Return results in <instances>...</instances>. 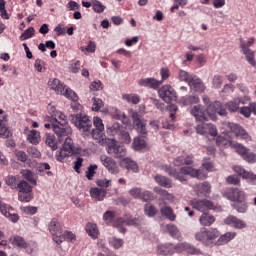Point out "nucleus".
<instances>
[{
    "label": "nucleus",
    "mask_w": 256,
    "mask_h": 256,
    "mask_svg": "<svg viewBox=\"0 0 256 256\" xmlns=\"http://www.w3.org/2000/svg\"><path fill=\"white\" fill-rule=\"evenodd\" d=\"M195 191L198 195V197H201V195H204L205 197L211 193V184L208 182H203L200 184H197L195 187Z\"/></svg>",
    "instance_id": "26"
},
{
    "label": "nucleus",
    "mask_w": 256,
    "mask_h": 256,
    "mask_svg": "<svg viewBox=\"0 0 256 256\" xmlns=\"http://www.w3.org/2000/svg\"><path fill=\"white\" fill-rule=\"evenodd\" d=\"M27 153L30 157H33V159H39L41 157V152L34 146L28 147Z\"/></svg>",
    "instance_id": "60"
},
{
    "label": "nucleus",
    "mask_w": 256,
    "mask_h": 256,
    "mask_svg": "<svg viewBox=\"0 0 256 256\" xmlns=\"http://www.w3.org/2000/svg\"><path fill=\"white\" fill-rule=\"evenodd\" d=\"M113 219H115V212L106 211L103 215V220L107 223H113Z\"/></svg>",
    "instance_id": "64"
},
{
    "label": "nucleus",
    "mask_w": 256,
    "mask_h": 256,
    "mask_svg": "<svg viewBox=\"0 0 256 256\" xmlns=\"http://www.w3.org/2000/svg\"><path fill=\"white\" fill-rule=\"evenodd\" d=\"M15 155L17 157V160L21 161V163H27V159H29V156H27V153L21 150L16 151Z\"/></svg>",
    "instance_id": "62"
},
{
    "label": "nucleus",
    "mask_w": 256,
    "mask_h": 256,
    "mask_svg": "<svg viewBox=\"0 0 256 256\" xmlns=\"http://www.w3.org/2000/svg\"><path fill=\"white\" fill-rule=\"evenodd\" d=\"M228 129H230V131L234 133L236 137H243L244 139H247V137H249V134H247V131H245L243 127L239 126V124L229 122Z\"/></svg>",
    "instance_id": "18"
},
{
    "label": "nucleus",
    "mask_w": 256,
    "mask_h": 256,
    "mask_svg": "<svg viewBox=\"0 0 256 256\" xmlns=\"http://www.w3.org/2000/svg\"><path fill=\"white\" fill-rule=\"evenodd\" d=\"M86 232L88 233L89 237H92V239H97L99 236V229L95 223L88 222L86 224Z\"/></svg>",
    "instance_id": "40"
},
{
    "label": "nucleus",
    "mask_w": 256,
    "mask_h": 256,
    "mask_svg": "<svg viewBox=\"0 0 256 256\" xmlns=\"http://www.w3.org/2000/svg\"><path fill=\"white\" fill-rule=\"evenodd\" d=\"M27 141L32 145H39L41 143V133L37 130H31L27 135Z\"/></svg>",
    "instance_id": "35"
},
{
    "label": "nucleus",
    "mask_w": 256,
    "mask_h": 256,
    "mask_svg": "<svg viewBox=\"0 0 256 256\" xmlns=\"http://www.w3.org/2000/svg\"><path fill=\"white\" fill-rule=\"evenodd\" d=\"M60 95H64V97H66L67 99H71L72 101H77V99H79L75 91L70 88L65 89V86L63 88V92H60Z\"/></svg>",
    "instance_id": "46"
},
{
    "label": "nucleus",
    "mask_w": 256,
    "mask_h": 256,
    "mask_svg": "<svg viewBox=\"0 0 256 256\" xmlns=\"http://www.w3.org/2000/svg\"><path fill=\"white\" fill-rule=\"evenodd\" d=\"M242 159H244V161H246L247 163H256V154L253 152H249L248 150L246 155H244Z\"/></svg>",
    "instance_id": "63"
},
{
    "label": "nucleus",
    "mask_w": 256,
    "mask_h": 256,
    "mask_svg": "<svg viewBox=\"0 0 256 256\" xmlns=\"http://www.w3.org/2000/svg\"><path fill=\"white\" fill-rule=\"evenodd\" d=\"M110 247H113L114 249H121L123 247V239L117 238V237H111L108 239Z\"/></svg>",
    "instance_id": "49"
},
{
    "label": "nucleus",
    "mask_w": 256,
    "mask_h": 256,
    "mask_svg": "<svg viewBox=\"0 0 256 256\" xmlns=\"http://www.w3.org/2000/svg\"><path fill=\"white\" fill-rule=\"evenodd\" d=\"M16 189L19 192L18 201L29 203L33 199V187H31L27 181L20 180Z\"/></svg>",
    "instance_id": "6"
},
{
    "label": "nucleus",
    "mask_w": 256,
    "mask_h": 256,
    "mask_svg": "<svg viewBox=\"0 0 256 256\" xmlns=\"http://www.w3.org/2000/svg\"><path fill=\"white\" fill-rule=\"evenodd\" d=\"M232 149H235L236 153L241 155L242 159L247 155V152L249 151V149L239 143L232 144Z\"/></svg>",
    "instance_id": "48"
},
{
    "label": "nucleus",
    "mask_w": 256,
    "mask_h": 256,
    "mask_svg": "<svg viewBox=\"0 0 256 256\" xmlns=\"http://www.w3.org/2000/svg\"><path fill=\"white\" fill-rule=\"evenodd\" d=\"M20 182L21 181L17 176L10 175L5 178V183L6 185H8V187H10V189H17V187H19Z\"/></svg>",
    "instance_id": "42"
},
{
    "label": "nucleus",
    "mask_w": 256,
    "mask_h": 256,
    "mask_svg": "<svg viewBox=\"0 0 256 256\" xmlns=\"http://www.w3.org/2000/svg\"><path fill=\"white\" fill-rule=\"evenodd\" d=\"M133 127L143 137H147V120L137 112L132 113Z\"/></svg>",
    "instance_id": "9"
},
{
    "label": "nucleus",
    "mask_w": 256,
    "mask_h": 256,
    "mask_svg": "<svg viewBox=\"0 0 256 256\" xmlns=\"http://www.w3.org/2000/svg\"><path fill=\"white\" fill-rule=\"evenodd\" d=\"M164 171L165 173H168L170 177H174V179H177V181H180L181 183L187 181L185 175H189L195 179H207V173H205L203 169H195L189 166L181 167L179 171L171 166H164Z\"/></svg>",
    "instance_id": "3"
},
{
    "label": "nucleus",
    "mask_w": 256,
    "mask_h": 256,
    "mask_svg": "<svg viewBox=\"0 0 256 256\" xmlns=\"http://www.w3.org/2000/svg\"><path fill=\"white\" fill-rule=\"evenodd\" d=\"M105 107V102L101 98L93 97L92 98V111H101Z\"/></svg>",
    "instance_id": "45"
},
{
    "label": "nucleus",
    "mask_w": 256,
    "mask_h": 256,
    "mask_svg": "<svg viewBox=\"0 0 256 256\" xmlns=\"http://www.w3.org/2000/svg\"><path fill=\"white\" fill-rule=\"evenodd\" d=\"M183 105H197L199 103V96H186L182 99Z\"/></svg>",
    "instance_id": "51"
},
{
    "label": "nucleus",
    "mask_w": 256,
    "mask_h": 256,
    "mask_svg": "<svg viewBox=\"0 0 256 256\" xmlns=\"http://www.w3.org/2000/svg\"><path fill=\"white\" fill-rule=\"evenodd\" d=\"M96 169H98V166L96 164L90 165L86 171V178L88 181H93V178L95 177Z\"/></svg>",
    "instance_id": "53"
},
{
    "label": "nucleus",
    "mask_w": 256,
    "mask_h": 256,
    "mask_svg": "<svg viewBox=\"0 0 256 256\" xmlns=\"http://www.w3.org/2000/svg\"><path fill=\"white\" fill-rule=\"evenodd\" d=\"M199 222L203 227H211L215 223V216L203 213L199 218Z\"/></svg>",
    "instance_id": "33"
},
{
    "label": "nucleus",
    "mask_w": 256,
    "mask_h": 256,
    "mask_svg": "<svg viewBox=\"0 0 256 256\" xmlns=\"http://www.w3.org/2000/svg\"><path fill=\"white\" fill-rule=\"evenodd\" d=\"M48 231H50L51 235H61L63 233V227L57 218H53L50 221Z\"/></svg>",
    "instance_id": "20"
},
{
    "label": "nucleus",
    "mask_w": 256,
    "mask_h": 256,
    "mask_svg": "<svg viewBox=\"0 0 256 256\" xmlns=\"http://www.w3.org/2000/svg\"><path fill=\"white\" fill-rule=\"evenodd\" d=\"M216 145L220 148L223 147H233L234 143L231 141L229 136H217L216 137Z\"/></svg>",
    "instance_id": "36"
},
{
    "label": "nucleus",
    "mask_w": 256,
    "mask_h": 256,
    "mask_svg": "<svg viewBox=\"0 0 256 256\" xmlns=\"http://www.w3.org/2000/svg\"><path fill=\"white\" fill-rule=\"evenodd\" d=\"M222 85H223V76L214 75L212 78V87H214V89H221Z\"/></svg>",
    "instance_id": "54"
},
{
    "label": "nucleus",
    "mask_w": 256,
    "mask_h": 256,
    "mask_svg": "<svg viewBox=\"0 0 256 256\" xmlns=\"http://www.w3.org/2000/svg\"><path fill=\"white\" fill-rule=\"evenodd\" d=\"M244 55L246 56V59L248 63L252 67H256V61H255V53L245 45V42H242L240 45Z\"/></svg>",
    "instance_id": "19"
},
{
    "label": "nucleus",
    "mask_w": 256,
    "mask_h": 256,
    "mask_svg": "<svg viewBox=\"0 0 256 256\" xmlns=\"http://www.w3.org/2000/svg\"><path fill=\"white\" fill-rule=\"evenodd\" d=\"M191 115L195 117L196 121H200V123L209 121V112L202 105H195L191 109Z\"/></svg>",
    "instance_id": "14"
},
{
    "label": "nucleus",
    "mask_w": 256,
    "mask_h": 256,
    "mask_svg": "<svg viewBox=\"0 0 256 256\" xmlns=\"http://www.w3.org/2000/svg\"><path fill=\"white\" fill-rule=\"evenodd\" d=\"M206 109L208 111V117L212 121H215V119H217V117L215 116L216 113L221 117H226L227 115V109L220 101L210 103Z\"/></svg>",
    "instance_id": "7"
},
{
    "label": "nucleus",
    "mask_w": 256,
    "mask_h": 256,
    "mask_svg": "<svg viewBox=\"0 0 256 256\" xmlns=\"http://www.w3.org/2000/svg\"><path fill=\"white\" fill-rule=\"evenodd\" d=\"M189 85L191 87H193L194 91H197L198 93H203L206 89L205 84H203V80H201L200 78H197L195 76Z\"/></svg>",
    "instance_id": "37"
},
{
    "label": "nucleus",
    "mask_w": 256,
    "mask_h": 256,
    "mask_svg": "<svg viewBox=\"0 0 256 256\" xmlns=\"http://www.w3.org/2000/svg\"><path fill=\"white\" fill-rule=\"evenodd\" d=\"M233 171H235L237 175H239L242 179H250L251 181H256V174L248 172L241 166H234Z\"/></svg>",
    "instance_id": "21"
},
{
    "label": "nucleus",
    "mask_w": 256,
    "mask_h": 256,
    "mask_svg": "<svg viewBox=\"0 0 256 256\" xmlns=\"http://www.w3.org/2000/svg\"><path fill=\"white\" fill-rule=\"evenodd\" d=\"M122 99L127 101V103H132V105H138L141 101V98L137 94H124Z\"/></svg>",
    "instance_id": "43"
},
{
    "label": "nucleus",
    "mask_w": 256,
    "mask_h": 256,
    "mask_svg": "<svg viewBox=\"0 0 256 256\" xmlns=\"http://www.w3.org/2000/svg\"><path fill=\"white\" fill-rule=\"evenodd\" d=\"M142 192H143V190L141 188L134 187L129 190V195H131V197H133V199H141Z\"/></svg>",
    "instance_id": "61"
},
{
    "label": "nucleus",
    "mask_w": 256,
    "mask_h": 256,
    "mask_svg": "<svg viewBox=\"0 0 256 256\" xmlns=\"http://www.w3.org/2000/svg\"><path fill=\"white\" fill-rule=\"evenodd\" d=\"M33 35H35V28L29 27L21 34L20 41H27V39H31Z\"/></svg>",
    "instance_id": "52"
},
{
    "label": "nucleus",
    "mask_w": 256,
    "mask_h": 256,
    "mask_svg": "<svg viewBox=\"0 0 256 256\" xmlns=\"http://www.w3.org/2000/svg\"><path fill=\"white\" fill-rule=\"evenodd\" d=\"M44 121V127L52 129L60 143L64 141L62 148L56 154L57 161L63 163L66 157H71L75 153V146L73 145V139H71L73 130L67 123V116L61 111H54L51 116H46Z\"/></svg>",
    "instance_id": "1"
},
{
    "label": "nucleus",
    "mask_w": 256,
    "mask_h": 256,
    "mask_svg": "<svg viewBox=\"0 0 256 256\" xmlns=\"http://www.w3.org/2000/svg\"><path fill=\"white\" fill-rule=\"evenodd\" d=\"M154 179L161 187H165L166 189H171V187H173V182L165 176L158 174L154 177Z\"/></svg>",
    "instance_id": "34"
},
{
    "label": "nucleus",
    "mask_w": 256,
    "mask_h": 256,
    "mask_svg": "<svg viewBox=\"0 0 256 256\" xmlns=\"http://www.w3.org/2000/svg\"><path fill=\"white\" fill-rule=\"evenodd\" d=\"M11 135L9 127H7V115L0 117V137L2 139H7Z\"/></svg>",
    "instance_id": "25"
},
{
    "label": "nucleus",
    "mask_w": 256,
    "mask_h": 256,
    "mask_svg": "<svg viewBox=\"0 0 256 256\" xmlns=\"http://www.w3.org/2000/svg\"><path fill=\"white\" fill-rule=\"evenodd\" d=\"M118 138L120 141L124 142L126 145H129L131 143V135H129V132L126 130H122L120 134L118 135Z\"/></svg>",
    "instance_id": "56"
},
{
    "label": "nucleus",
    "mask_w": 256,
    "mask_h": 256,
    "mask_svg": "<svg viewBox=\"0 0 256 256\" xmlns=\"http://www.w3.org/2000/svg\"><path fill=\"white\" fill-rule=\"evenodd\" d=\"M190 205L193 207V209H196L201 213H205V211H211V210L215 211V204H213L212 201L207 199L199 200L197 198H194L190 201Z\"/></svg>",
    "instance_id": "10"
},
{
    "label": "nucleus",
    "mask_w": 256,
    "mask_h": 256,
    "mask_svg": "<svg viewBox=\"0 0 256 256\" xmlns=\"http://www.w3.org/2000/svg\"><path fill=\"white\" fill-rule=\"evenodd\" d=\"M71 123L75 125L79 129V131H90L91 127H93V122L91 119H89V116L87 114H75L70 116Z\"/></svg>",
    "instance_id": "5"
},
{
    "label": "nucleus",
    "mask_w": 256,
    "mask_h": 256,
    "mask_svg": "<svg viewBox=\"0 0 256 256\" xmlns=\"http://www.w3.org/2000/svg\"><path fill=\"white\" fill-rule=\"evenodd\" d=\"M160 213L162 217H166L169 221H175V219H177V215H175L173 208L166 204L160 208Z\"/></svg>",
    "instance_id": "27"
},
{
    "label": "nucleus",
    "mask_w": 256,
    "mask_h": 256,
    "mask_svg": "<svg viewBox=\"0 0 256 256\" xmlns=\"http://www.w3.org/2000/svg\"><path fill=\"white\" fill-rule=\"evenodd\" d=\"M90 196L95 201H103L107 197V190L103 188L94 187L90 189Z\"/></svg>",
    "instance_id": "22"
},
{
    "label": "nucleus",
    "mask_w": 256,
    "mask_h": 256,
    "mask_svg": "<svg viewBox=\"0 0 256 256\" xmlns=\"http://www.w3.org/2000/svg\"><path fill=\"white\" fill-rule=\"evenodd\" d=\"M239 105H245V102L241 98H236L232 101H229L226 104V107L230 113H237L241 108H239Z\"/></svg>",
    "instance_id": "30"
},
{
    "label": "nucleus",
    "mask_w": 256,
    "mask_h": 256,
    "mask_svg": "<svg viewBox=\"0 0 256 256\" xmlns=\"http://www.w3.org/2000/svg\"><path fill=\"white\" fill-rule=\"evenodd\" d=\"M12 245L19 247L20 249H27L28 245L25 239L21 236H14L12 239Z\"/></svg>",
    "instance_id": "44"
},
{
    "label": "nucleus",
    "mask_w": 256,
    "mask_h": 256,
    "mask_svg": "<svg viewBox=\"0 0 256 256\" xmlns=\"http://www.w3.org/2000/svg\"><path fill=\"white\" fill-rule=\"evenodd\" d=\"M132 147L134 151H141V149H145V147H147V143L145 142V139H143L141 136H138L134 138Z\"/></svg>",
    "instance_id": "41"
},
{
    "label": "nucleus",
    "mask_w": 256,
    "mask_h": 256,
    "mask_svg": "<svg viewBox=\"0 0 256 256\" xmlns=\"http://www.w3.org/2000/svg\"><path fill=\"white\" fill-rule=\"evenodd\" d=\"M44 141L47 147H50L52 151H57V139L54 134L46 133L44 137Z\"/></svg>",
    "instance_id": "39"
},
{
    "label": "nucleus",
    "mask_w": 256,
    "mask_h": 256,
    "mask_svg": "<svg viewBox=\"0 0 256 256\" xmlns=\"http://www.w3.org/2000/svg\"><path fill=\"white\" fill-rule=\"evenodd\" d=\"M62 236L64 237V241H68V243H75L77 241V236L71 231L62 232Z\"/></svg>",
    "instance_id": "57"
},
{
    "label": "nucleus",
    "mask_w": 256,
    "mask_h": 256,
    "mask_svg": "<svg viewBox=\"0 0 256 256\" xmlns=\"http://www.w3.org/2000/svg\"><path fill=\"white\" fill-rule=\"evenodd\" d=\"M123 225L137 227V226H139V218H133V217H129L127 219L118 218L115 222V226L123 227Z\"/></svg>",
    "instance_id": "23"
},
{
    "label": "nucleus",
    "mask_w": 256,
    "mask_h": 256,
    "mask_svg": "<svg viewBox=\"0 0 256 256\" xmlns=\"http://www.w3.org/2000/svg\"><path fill=\"white\" fill-rule=\"evenodd\" d=\"M163 84V81H159L155 78H143L140 79L139 85L140 87H148L149 89L157 90L161 85Z\"/></svg>",
    "instance_id": "16"
},
{
    "label": "nucleus",
    "mask_w": 256,
    "mask_h": 256,
    "mask_svg": "<svg viewBox=\"0 0 256 256\" xmlns=\"http://www.w3.org/2000/svg\"><path fill=\"white\" fill-rule=\"evenodd\" d=\"M144 213L147 215V217H155L157 215L158 210L153 204H146L144 206Z\"/></svg>",
    "instance_id": "50"
},
{
    "label": "nucleus",
    "mask_w": 256,
    "mask_h": 256,
    "mask_svg": "<svg viewBox=\"0 0 256 256\" xmlns=\"http://www.w3.org/2000/svg\"><path fill=\"white\" fill-rule=\"evenodd\" d=\"M179 244L173 245L172 243L161 244L157 247V255L169 256L179 253Z\"/></svg>",
    "instance_id": "13"
},
{
    "label": "nucleus",
    "mask_w": 256,
    "mask_h": 256,
    "mask_svg": "<svg viewBox=\"0 0 256 256\" xmlns=\"http://www.w3.org/2000/svg\"><path fill=\"white\" fill-rule=\"evenodd\" d=\"M224 197L229 199V201H233L231 207L236 209L238 213H247L249 206L246 202L247 196L245 195V192L239 188H229L224 192Z\"/></svg>",
    "instance_id": "4"
},
{
    "label": "nucleus",
    "mask_w": 256,
    "mask_h": 256,
    "mask_svg": "<svg viewBox=\"0 0 256 256\" xmlns=\"http://www.w3.org/2000/svg\"><path fill=\"white\" fill-rule=\"evenodd\" d=\"M92 7L95 13H103L105 11V6L99 0H92Z\"/></svg>",
    "instance_id": "59"
},
{
    "label": "nucleus",
    "mask_w": 256,
    "mask_h": 256,
    "mask_svg": "<svg viewBox=\"0 0 256 256\" xmlns=\"http://www.w3.org/2000/svg\"><path fill=\"white\" fill-rule=\"evenodd\" d=\"M160 99L164 100L165 103H172L177 101V92L171 85H164L158 90Z\"/></svg>",
    "instance_id": "8"
},
{
    "label": "nucleus",
    "mask_w": 256,
    "mask_h": 256,
    "mask_svg": "<svg viewBox=\"0 0 256 256\" xmlns=\"http://www.w3.org/2000/svg\"><path fill=\"white\" fill-rule=\"evenodd\" d=\"M195 78V76L189 74L187 71L185 70H180L179 71V79L181 81H184L185 83H188V85L191 84V82L193 81V79Z\"/></svg>",
    "instance_id": "47"
},
{
    "label": "nucleus",
    "mask_w": 256,
    "mask_h": 256,
    "mask_svg": "<svg viewBox=\"0 0 256 256\" xmlns=\"http://www.w3.org/2000/svg\"><path fill=\"white\" fill-rule=\"evenodd\" d=\"M208 127L209 123L202 122L196 126V133H198L199 135H207Z\"/></svg>",
    "instance_id": "55"
},
{
    "label": "nucleus",
    "mask_w": 256,
    "mask_h": 256,
    "mask_svg": "<svg viewBox=\"0 0 256 256\" xmlns=\"http://www.w3.org/2000/svg\"><path fill=\"white\" fill-rule=\"evenodd\" d=\"M93 125L95 129H98V131H105V125L103 124V120L100 117L95 116L93 118Z\"/></svg>",
    "instance_id": "58"
},
{
    "label": "nucleus",
    "mask_w": 256,
    "mask_h": 256,
    "mask_svg": "<svg viewBox=\"0 0 256 256\" xmlns=\"http://www.w3.org/2000/svg\"><path fill=\"white\" fill-rule=\"evenodd\" d=\"M107 153L109 155H113L116 159H121V157H125V155H127V148L113 139L107 147Z\"/></svg>",
    "instance_id": "11"
},
{
    "label": "nucleus",
    "mask_w": 256,
    "mask_h": 256,
    "mask_svg": "<svg viewBox=\"0 0 256 256\" xmlns=\"http://www.w3.org/2000/svg\"><path fill=\"white\" fill-rule=\"evenodd\" d=\"M224 224L229 225L230 227H234V229H245V227H247L245 221L233 215H229L227 218H225Z\"/></svg>",
    "instance_id": "15"
},
{
    "label": "nucleus",
    "mask_w": 256,
    "mask_h": 256,
    "mask_svg": "<svg viewBox=\"0 0 256 256\" xmlns=\"http://www.w3.org/2000/svg\"><path fill=\"white\" fill-rule=\"evenodd\" d=\"M20 174L26 179V181L31 183V185H37V175L33 173V171L29 169H23L20 171Z\"/></svg>",
    "instance_id": "31"
},
{
    "label": "nucleus",
    "mask_w": 256,
    "mask_h": 256,
    "mask_svg": "<svg viewBox=\"0 0 256 256\" xmlns=\"http://www.w3.org/2000/svg\"><path fill=\"white\" fill-rule=\"evenodd\" d=\"M100 161L102 165L105 167V169H107V171L111 173V175H118L119 166L113 158L108 157L106 155H102L100 156Z\"/></svg>",
    "instance_id": "12"
},
{
    "label": "nucleus",
    "mask_w": 256,
    "mask_h": 256,
    "mask_svg": "<svg viewBox=\"0 0 256 256\" xmlns=\"http://www.w3.org/2000/svg\"><path fill=\"white\" fill-rule=\"evenodd\" d=\"M183 251H186L189 255H201V250L187 242L178 243V253H183Z\"/></svg>",
    "instance_id": "17"
},
{
    "label": "nucleus",
    "mask_w": 256,
    "mask_h": 256,
    "mask_svg": "<svg viewBox=\"0 0 256 256\" xmlns=\"http://www.w3.org/2000/svg\"><path fill=\"white\" fill-rule=\"evenodd\" d=\"M106 129H107L108 135L115 136V135H120L121 134V132L123 131V126L121 124H119V122H115L111 125H108L106 127Z\"/></svg>",
    "instance_id": "38"
},
{
    "label": "nucleus",
    "mask_w": 256,
    "mask_h": 256,
    "mask_svg": "<svg viewBox=\"0 0 256 256\" xmlns=\"http://www.w3.org/2000/svg\"><path fill=\"white\" fill-rule=\"evenodd\" d=\"M121 163L128 171H132V173H139V165H137V162L132 159L123 158Z\"/></svg>",
    "instance_id": "29"
},
{
    "label": "nucleus",
    "mask_w": 256,
    "mask_h": 256,
    "mask_svg": "<svg viewBox=\"0 0 256 256\" xmlns=\"http://www.w3.org/2000/svg\"><path fill=\"white\" fill-rule=\"evenodd\" d=\"M237 237L236 232H226L221 235L217 228H201L195 234L196 241L205 245V247H215V245H227Z\"/></svg>",
    "instance_id": "2"
},
{
    "label": "nucleus",
    "mask_w": 256,
    "mask_h": 256,
    "mask_svg": "<svg viewBox=\"0 0 256 256\" xmlns=\"http://www.w3.org/2000/svg\"><path fill=\"white\" fill-rule=\"evenodd\" d=\"M165 229L167 233H169L170 237H173V239H177V241H183V236H181V232H179L177 226L173 224H167L165 226Z\"/></svg>",
    "instance_id": "28"
},
{
    "label": "nucleus",
    "mask_w": 256,
    "mask_h": 256,
    "mask_svg": "<svg viewBox=\"0 0 256 256\" xmlns=\"http://www.w3.org/2000/svg\"><path fill=\"white\" fill-rule=\"evenodd\" d=\"M155 191L160 195L161 201H163L164 205L166 204V201H168V203H173L175 199L173 194L161 188H155Z\"/></svg>",
    "instance_id": "32"
},
{
    "label": "nucleus",
    "mask_w": 256,
    "mask_h": 256,
    "mask_svg": "<svg viewBox=\"0 0 256 256\" xmlns=\"http://www.w3.org/2000/svg\"><path fill=\"white\" fill-rule=\"evenodd\" d=\"M48 87H50V89H52V91H55V93H57L58 95H61V93H63L65 85L61 83V80L53 78L48 81Z\"/></svg>",
    "instance_id": "24"
}]
</instances>
